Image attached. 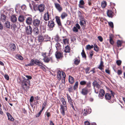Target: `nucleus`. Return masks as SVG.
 Instances as JSON below:
<instances>
[{
    "label": "nucleus",
    "instance_id": "obj_58",
    "mask_svg": "<svg viewBox=\"0 0 125 125\" xmlns=\"http://www.w3.org/2000/svg\"><path fill=\"white\" fill-rule=\"evenodd\" d=\"M26 77L27 78V79L28 80V82H29V81H28L29 80L31 79H32V77L31 76H28V75H25Z\"/></svg>",
    "mask_w": 125,
    "mask_h": 125
},
{
    "label": "nucleus",
    "instance_id": "obj_14",
    "mask_svg": "<svg viewBox=\"0 0 125 125\" xmlns=\"http://www.w3.org/2000/svg\"><path fill=\"white\" fill-rule=\"evenodd\" d=\"M16 49L15 45L13 43H11L9 45L8 48L9 50L10 51H13L15 50Z\"/></svg>",
    "mask_w": 125,
    "mask_h": 125
},
{
    "label": "nucleus",
    "instance_id": "obj_29",
    "mask_svg": "<svg viewBox=\"0 0 125 125\" xmlns=\"http://www.w3.org/2000/svg\"><path fill=\"white\" fill-rule=\"evenodd\" d=\"M33 32L36 35H38L39 33V29L38 27H36L33 30Z\"/></svg>",
    "mask_w": 125,
    "mask_h": 125
},
{
    "label": "nucleus",
    "instance_id": "obj_26",
    "mask_svg": "<svg viewBox=\"0 0 125 125\" xmlns=\"http://www.w3.org/2000/svg\"><path fill=\"white\" fill-rule=\"evenodd\" d=\"M7 115L8 117V120H9L13 121L14 120V118L8 112L7 113Z\"/></svg>",
    "mask_w": 125,
    "mask_h": 125
},
{
    "label": "nucleus",
    "instance_id": "obj_38",
    "mask_svg": "<svg viewBox=\"0 0 125 125\" xmlns=\"http://www.w3.org/2000/svg\"><path fill=\"white\" fill-rule=\"evenodd\" d=\"M122 43L121 41L120 40L117 41L116 42L117 47H121L122 45Z\"/></svg>",
    "mask_w": 125,
    "mask_h": 125
},
{
    "label": "nucleus",
    "instance_id": "obj_40",
    "mask_svg": "<svg viewBox=\"0 0 125 125\" xmlns=\"http://www.w3.org/2000/svg\"><path fill=\"white\" fill-rule=\"evenodd\" d=\"M78 82L77 81L73 86V89L74 90H75L78 88Z\"/></svg>",
    "mask_w": 125,
    "mask_h": 125
},
{
    "label": "nucleus",
    "instance_id": "obj_27",
    "mask_svg": "<svg viewBox=\"0 0 125 125\" xmlns=\"http://www.w3.org/2000/svg\"><path fill=\"white\" fill-rule=\"evenodd\" d=\"M25 20L24 17L22 15H20L18 17V21L20 22H23Z\"/></svg>",
    "mask_w": 125,
    "mask_h": 125
},
{
    "label": "nucleus",
    "instance_id": "obj_33",
    "mask_svg": "<svg viewBox=\"0 0 125 125\" xmlns=\"http://www.w3.org/2000/svg\"><path fill=\"white\" fill-rule=\"evenodd\" d=\"M34 63L37 65L40 66L43 64L42 63L40 62L39 60L37 59L35 60Z\"/></svg>",
    "mask_w": 125,
    "mask_h": 125
},
{
    "label": "nucleus",
    "instance_id": "obj_56",
    "mask_svg": "<svg viewBox=\"0 0 125 125\" xmlns=\"http://www.w3.org/2000/svg\"><path fill=\"white\" fill-rule=\"evenodd\" d=\"M122 71L121 70H118L117 71V73L118 75H120L122 74Z\"/></svg>",
    "mask_w": 125,
    "mask_h": 125
},
{
    "label": "nucleus",
    "instance_id": "obj_61",
    "mask_svg": "<svg viewBox=\"0 0 125 125\" xmlns=\"http://www.w3.org/2000/svg\"><path fill=\"white\" fill-rule=\"evenodd\" d=\"M94 54V52L93 51H91L90 52V56L91 58H92Z\"/></svg>",
    "mask_w": 125,
    "mask_h": 125
},
{
    "label": "nucleus",
    "instance_id": "obj_44",
    "mask_svg": "<svg viewBox=\"0 0 125 125\" xmlns=\"http://www.w3.org/2000/svg\"><path fill=\"white\" fill-rule=\"evenodd\" d=\"M94 50L96 52H98L99 51V48L97 46L96 44H94Z\"/></svg>",
    "mask_w": 125,
    "mask_h": 125
},
{
    "label": "nucleus",
    "instance_id": "obj_54",
    "mask_svg": "<svg viewBox=\"0 0 125 125\" xmlns=\"http://www.w3.org/2000/svg\"><path fill=\"white\" fill-rule=\"evenodd\" d=\"M121 63V61L120 60H117L116 61V64L118 66L120 65Z\"/></svg>",
    "mask_w": 125,
    "mask_h": 125
},
{
    "label": "nucleus",
    "instance_id": "obj_16",
    "mask_svg": "<svg viewBox=\"0 0 125 125\" xmlns=\"http://www.w3.org/2000/svg\"><path fill=\"white\" fill-rule=\"evenodd\" d=\"M104 66V62L102 60V58H101V59L100 64L98 68L101 71H103L104 70V69L103 68Z\"/></svg>",
    "mask_w": 125,
    "mask_h": 125
},
{
    "label": "nucleus",
    "instance_id": "obj_22",
    "mask_svg": "<svg viewBox=\"0 0 125 125\" xmlns=\"http://www.w3.org/2000/svg\"><path fill=\"white\" fill-rule=\"evenodd\" d=\"M32 16L28 17L26 20V23L28 25L31 24L32 22Z\"/></svg>",
    "mask_w": 125,
    "mask_h": 125
},
{
    "label": "nucleus",
    "instance_id": "obj_21",
    "mask_svg": "<svg viewBox=\"0 0 125 125\" xmlns=\"http://www.w3.org/2000/svg\"><path fill=\"white\" fill-rule=\"evenodd\" d=\"M10 20L12 22L15 23L17 21V18L15 15H12L10 17Z\"/></svg>",
    "mask_w": 125,
    "mask_h": 125
},
{
    "label": "nucleus",
    "instance_id": "obj_6",
    "mask_svg": "<svg viewBox=\"0 0 125 125\" xmlns=\"http://www.w3.org/2000/svg\"><path fill=\"white\" fill-rule=\"evenodd\" d=\"M25 30L26 34L27 35L31 34L32 32V29L30 26H28L26 27Z\"/></svg>",
    "mask_w": 125,
    "mask_h": 125
},
{
    "label": "nucleus",
    "instance_id": "obj_32",
    "mask_svg": "<svg viewBox=\"0 0 125 125\" xmlns=\"http://www.w3.org/2000/svg\"><path fill=\"white\" fill-rule=\"evenodd\" d=\"M65 49L64 50V52L66 53H69L70 52V47L67 45L65 47Z\"/></svg>",
    "mask_w": 125,
    "mask_h": 125
},
{
    "label": "nucleus",
    "instance_id": "obj_25",
    "mask_svg": "<svg viewBox=\"0 0 125 125\" xmlns=\"http://www.w3.org/2000/svg\"><path fill=\"white\" fill-rule=\"evenodd\" d=\"M114 35H113L111 34L109 35V41L110 43L113 45L114 43V41L113 40V38H114Z\"/></svg>",
    "mask_w": 125,
    "mask_h": 125
},
{
    "label": "nucleus",
    "instance_id": "obj_50",
    "mask_svg": "<svg viewBox=\"0 0 125 125\" xmlns=\"http://www.w3.org/2000/svg\"><path fill=\"white\" fill-rule=\"evenodd\" d=\"M55 40L57 41H60L61 40L60 39L59 36L58 35H56L55 38Z\"/></svg>",
    "mask_w": 125,
    "mask_h": 125
},
{
    "label": "nucleus",
    "instance_id": "obj_49",
    "mask_svg": "<svg viewBox=\"0 0 125 125\" xmlns=\"http://www.w3.org/2000/svg\"><path fill=\"white\" fill-rule=\"evenodd\" d=\"M78 29L75 26H74L73 28V31L75 32H77L78 31Z\"/></svg>",
    "mask_w": 125,
    "mask_h": 125
},
{
    "label": "nucleus",
    "instance_id": "obj_35",
    "mask_svg": "<svg viewBox=\"0 0 125 125\" xmlns=\"http://www.w3.org/2000/svg\"><path fill=\"white\" fill-rule=\"evenodd\" d=\"M55 47H56L57 50H60L61 49V45L58 42H57L55 45Z\"/></svg>",
    "mask_w": 125,
    "mask_h": 125
},
{
    "label": "nucleus",
    "instance_id": "obj_53",
    "mask_svg": "<svg viewBox=\"0 0 125 125\" xmlns=\"http://www.w3.org/2000/svg\"><path fill=\"white\" fill-rule=\"evenodd\" d=\"M90 69V67H87L85 69V72L86 73H90V72H89V71Z\"/></svg>",
    "mask_w": 125,
    "mask_h": 125
},
{
    "label": "nucleus",
    "instance_id": "obj_42",
    "mask_svg": "<svg viewBox=\"0 0 125 125\" xmlns=\"http://www.w3.org/2000/svg\"><path fill=\"white\" fill-rule=\"evenodd\" d=\"M44 38L43 36H38V40L39 42H42Z\"/></svg>",
    "mask_w": 125,
    "mask_h": 125
},
{
    "label": "nucleus",
    "instance_id": "obj_39",
    "mask_svg": "<svg viewBox=\"0 0 125 125\" xmlns=\"http://www.w3.org/2000/svg\"><path fill=\"white\" fill-rule=\"evenodd\" d=\"M78 82L77 81L73 86V89L74 90H75L78 88Z\"/></svg>",
    "mask_w": 125,
    "mask_h": 125
},
{
    "label": "nucleus",
    "instance_id": "obj_19",
    "mask_svg": "<svg viewBox=\"0 0 125 125\" xmlns=\"http://www.w3.org/2000/svg\"><path fill=\"white\" fill-rule=\"evenodd\" d=\"M11 29L13 32H16L17 31V26L16 25L14 24H12L10 26Z\"/></svg>",
    "mask_w": 125,
    "mask_h": 125
},
{
    "label": "nucleus",
    "instance_id": "obj_15",
    "mask_svg": "<svg viewBox=\"0 0 125 125\" xmlns=\"http://www.w3.org/2000/svg\"><path fill=\"white\" fill-rule=\"evenodd\" d=\"M55 18L56 22L58 25L59 26L61 27L62 26V24L60 17L57 16H55Z\"/></svg>",
    "mask_w": 125,
    "mask_h": 125
},
{
    "label": "nucleus",
    "instance_id": "obj_17",
    "mask_svg": "<svg viewBox=\"0 0 125 125\" xmlns=\"http://www.w3.org/2000/svg\"><path fill=\"white\" fill-rule=\"evenodd\" d=\"M106 13L107 16L109 17L112 18L113 16L114 13L111 10H108Z\"/></svg>",
    "mask_w": 125,
    "mask_h": 125
},
{
    "label": "nucleus",
    "instance_id": "obj_8",
    "mask_svg": "<svg viewBox=\"0 0 125 125\" xmlns=\"http://www.w3.org/2000/svg\"><path fill=\"white\" fill-rule=\"evenodd\" d=\"M56 57L57 59H62L63 58V53L58 51H57L55 53Z\"/></svg>",
    "mask_w": 125,
    "mask_h": 125
},
{
    "label": "nucleus",
    "instance_id": "obj_41",
    "mask_svg": "<svg viewBox=\"0 0 125 125\" xmlns=\"http://www.w3.org/2000/svg\"><path fill=\"white\" fill-rule=\"evenodd\" d=\"M81 54L83 58H86V55L84 50H82V52L81 53Z\"/></svg>",
    "mask_w": 125,
    "mask_h": 125
},
{
    "label": "nucleus",
    "instance_id": "obj_60",
    "mask_svg": "<svg viewBox=\"0 0 125 125\" xmlns=\"http://www.w3.org/2000/svg\"><path fill=\"white\" fill-rule=\"evenodd\" d=\"M105 72L106 73L109 74H110V71L109 70L108 68V69H106L105 70Z\"/></svg>",
    "mask_w": 125,
    "mask_h": 125
},
{
    "label": "nucleus",
    "instance_id": "obj_63",
    "mask_svg": "<svg viewBox=\"0 0 125 125\" xmlns=\"http://www.w3.org/2000/svg\"><path fill=\"white\" fill-rule=\"evenodd\" d=\"M34 100V97L33 96L31 97L30 100V101L31 102H32Z\"/></svg>",
    "mask_w": 125,
    "mask_h": 125
},
{
    "label": "nucleus",
    "instance_id": "obj_59",
    "mask_svg": "<svg viewBox=\"0 0 125 125\" xmlns=\"http://www.w3.org/2000/svg\"><path fill=\"white\" fill-rule=\"evenodd\" d=\"M75 27H76L78 29H80V27L79 24L77 23L75 25Z\"/></svg>",
    "mask_w": 125,
    "mask_h": 125
},
{
    "label": "nucleus",
    "instance_id": "obj_46",
    "mask_svg": "<svg viewBox=\"0 0 125 125\" xmlns=\"http://www.w3.org/2000/svg\"><path fill=\"white\" fill-rule=\"evenodd\" d=\"M108 24L109 26L111 27V28H114V24L113 22H108Z\"/></svg>",
    "mask_w": 125,
    "mask_h": 125
},
{
    "label": "nucleus",
    "instance_id": "obj_10",
    "mask_svg": "<svg viewBox=\"0 0 125 125\" xmlns=\"http://www.w3.org/2000/svg\"><path fill=\"white\" fill-rule=\"evenodd\" d=\"M54 22L53 20L48 21V26L49 28L51 29L53 28L55 26Z\"/></svg>",
    "mask_w": 125,
    "mask_h": 125
},
{
    "label": "nucleus",
    "instance_id": "obj_52",
    "mask_svg": "<svg viewBox=\"0 0 125 125\" xmlns=\"http://www.w3.org/2000/svg\"><path fill=\"white\" fill-rule=\"evenodd\" d=\"M69 40L67 39H65L63 40V42L64 44L66 43H68L69 42Z\"/></svg>",
    "mask_w": 125,
    "mask_h": 125
},
{
    "label": "nucleus",
    "instance_id": "obj_30",
    "mask_svg": "<svg viewBox=\"0 0 125 125\" xmlns=\"http://www.w3.org/2000/svg\"><path fill=\"white\" fill-rule=\"evenodd\" d=\"M68 16V15L67 13L65 12H63L61 15V17L62 19H63Z\"/></svg>",
    "mask_w": 125,
    "mask_h": 125
},
{
    "label": "nucleus",
    "instance_id": "obj_36",
    "mask_svg": "<svg viewBox=\"0 0 125 125\" xmlns=\"http://www.w3.org/2000/svg\"><path fill=\"white\" fill-rule=\"evenodd\" d=\"M80 62V59H78L77 58H76L75 59L73 63L74 64L77 65Z\"/></svg>",
    "mask_w": 125,
    "mask_h": 125
},
{
    "label": "nucleus",
    "instance_id": "obj_28",
    "mask_svg": "<svg viewBox=\"0 0 125 125\" xmlns=\"http://www.w3.org/2000/svg\"><path fill=\"white\" fill-rule=\"evenodd\" d=\"M85 3L84 1L83 0H80L79 2V6L80 8H83L84 7L83 5Z\"/></svg>",
    "mask_w": 125,
    "mask_h": 125
},
{
    "label": "nucleus",
    "instance_id": "obj_43",
    "mask_svg": "<svg viewBox=\"0 0 125 125\" xmlns=\"http://www.w3.org/2000/svg\"><path fill=\"white\" fill-rule=\"evenodd\" d=\"M68 91L70 93L73 92V90L72 86H70L68 88Z\"/></svg>",
    "mask_w": 125,
    "mask_h": 125
},
{
    "label": "nucleus",
    "instance_id": "obj_7",
    "mask_svg": "<svg viewBox=\"0 0 125 125\" xmlns=\"http://www.w3.org/2000/svg\"><path fill=\"white\" fill-rule=\"evenodd\" d=\"M41 21L38 19H34L33 21V25L35 27H39L41 23Z\"/></svg>",
    "mask_w": 125,
    "mask_h": 125
},
{
    "label": "nucleus",
    "instance_id": "obj_5",
    "mask_svg": "<svg viewBox=\"0 0 125 125\" xmlns=\"http://www.w3.org/2000/svg\"><path fill=\"white\" fill-rule=\"evenodd\" d=\"M92 112L91 109L90 108L88 107V108L84 109L82 112L83 116H86L88 114H90Z\"/></svg>",
    "mask_w": 125,
    "mask_h": 125
},
{
    "label": "nucleus",
    "instance_id": "obj_4",
    "mask_svg": "<svg viewBox=\"0 0 125 125\" xmlns=\"http://www.w3.org/2000/svg\"><path fill=\"white\" fill-rule=\"evenodd\" d=\"M51 16V13L48 11L45 13L43 17L44 20L46 21H49Z\"/></svg>",
    "mask_w": 125,
    "mask_h": 125
},
{
    "label": "nucleus",
    "instance_id": "obj_20",
    "mask_svg": "<svg viewBox=\"0 0 125 125\" xmlns=\"http://www.w3.org/2000/svg\"><path fill=\"white\" fill-rule=\"evenodd\" d=\"M105 94V91L103 89H101L99 90V92L98 95V97H102L104 96Z\"/></svg>",
    "mask_w": 125,
    "mask_h": 125
},
{
    "label": "nucleus",
    "instance_id": "obj_9",
    "mask_svg": "<svg viewBox=\"0 0 125 125\" xmlns=\"http://www.w3.org/2000/svg\"><path fill=\"white\" fill-rule=\"evenodd\" d=\"M67 97L69 104L71 106L72 108L74 109V107L73 105V100L71 98L70 96L68 94H67Z\"/></svg>",
    "mask_w": 125,
    "mask_h": 125
},
{
    "label": "nucleus",
    "instance_id": "obj_24",
    "mask_svg": "<svg viewBox=\"0 0 125 125\" xmlns=\"http://www.w3.org/2000/svg\"><path fill=\"white\" fill-rule=\"evenodd\" d=\"M112 97H113L109 93H106L105 95V98L106 100H109L111 99Z\"/></svg>",
    "mask_w": 125,
    "mask_h": 125
},
{
    "label": "nucleus",
    "instance_id": "obj_48",
    "mask_svg": "<svg viewBox=\"0 0 125 125\" xmlns=\"http://www.w3.org/2000/svg\"><path fill=\"white\" fill-rule=\"evenodd\" d=\"M93 47V45L91 46L90 45H88L86 46V48L88 50L92 49Z\"/></svg>",
    "mask_w": 125,
    "mask_h": 125
},
{
    "label": "nucleus",
    "instance_id": "obj_13",
    "mask_svg": "<svg viewBox=\"0 0 125 125\" xmlns=\"http://www.w3.org/2000/svg\"><path fill=\"white\" fill-rule=\"evenodd\" d=\"M88 92V89L87 87L83 88L81 92V93L83 95H87Z\"/></svg>",
    "mask_w": 125,
    "mask_h": 125
},
{
    "label": "nucleus",
    "instance_id": "obj_11",
    "mask_svg": "<svg viewBox=\"0 0 125 125\" xmlns=\"http://www.w3.org/2000/svg\"><path fill=\"white\" fill-rule=\"evenodd\" d=\"M54 4L55 8L59 12L61 11L62 10V8L59 4L55 3Z\"/></svg>",
    "mask_w": 125,
    "mask_h": 125
},
{
    "label": "nucleus",
    "instance_id": "obj_37",
    "mask_svg": "<svg viewBox=\"0 0 125 125\" xmlns=\"http://www.w3.org/2000/svg\"><path fill=\"white\" fill-rule=\"evenodd\" d=\"M107 5V2L105 1H103L101 3V6L102 7L104 8Z\"/></svg>",
    "mask_w": 125,
    "mask_h": 125
},
{
    "label": "nucleus",
    "instance_id": "obj_45",
    "mask_svg": "<svg viewBox=\"0 0 125 125\" xmlns=\"http://www.w3.org/2000/svg\"><path fill=\"white\" fill-rule=\"evenodd\" d=\"M91 82L90 81H89L88 83H86V86L85 87H87V88H90L91 87Z\"/></svg>",
    "mask_w": 125,
    "mask_h": 125
},
{
    "label": "nucleus",
    "instance_id": "obj_18",
    "mask_svg": "<svg viewBox=\"0 0 125 125\" xmlns=\"http://www.w3.org/2000/svg\"><path fill=\"white\" fill-rule=\"evenodd\" d=\"M79 23L82 27L84 26L85 27L86 25L85 19L83 18L80 20Z\"/></svg>",
    "mask_w": 125,
    "mask_h": 125
},
{
    "label": "nucleus",
    "instance_id": "obj_12",
    "mask_svg": "<svg viewBox=\"0 0 125 125\" xmlns=\"http://www.w3.org/2000/svg\"><path fill=\"white\" fill-rule=\"evenodd\" d=\"M45 8V5L44 4H41L39 5L38 7V10L40 12L44 11Z\"/></svg>",
    "mask_w": 125,
    "mask_h": 125
},
{
    "label": "nucleus",
    "instance_id": "obj_64",
    "mask_svg": "<svg viewBox=\"0 0 125 125\" xmlns=\"http://www.w3.org/2000/svg\"><path fill=\"white\" fill-rule=\"evenodd\" d=\"M85 125H90V123L88 121H86L84 122Z\"/></svg>",
    "mask_w": 125,
    "mask_h": 125
},
{
    "label": "nucleus",
    "instance_id": "obj_51",
    "mask_svg": "<svg viewBox=\"0 0 125 125\" xmlns=\"http://www.w3.org/2000/svg\"><path fill=\"white\" fill-rule=\"evenodd\" d=\"M35 60L33 59H32L30 63V64H31V66H33Z\"/></svg>",
    "mask_w": 125,
    "mask_h": 125
},
{
    "label": "nucleus",
    "instance_id": "obj_2",
    "mask_svg": "<svg viewBox=\"0 0 125 125\" xmlns=\"http://www.w3.org/2000/svg\"><path fill=\"white\" fill-rule=\"evenodd\" d=\"M30 82H28V80L25 78H23V80L22 81L21 86L22 89L25 91L28 90L29 88Z\"/></svg>",
    "mask_w": 125,
    "mask_h": 125
},
{
    "label": "nucleus",
    "instance_id": "obj_62",
    "mask_svg": "<svg viewBox=\"0 0 125 125\" xmlns=\"http://www.w3.org/2000/svg\"><path fill=\"white\" fill-rule=\"evenodd\" d=\"M18 59H19L22 60L23 59V57L21 55H19L17 56Z\"/></svg>",
    "mask_w": 125,
    "mask_h": 125
},
{
    "label": "nucleus",
    "instance_id": "obj_23",
    "mask_svg": "<svg viewBox=\"0 0 125 125\" xmlns=\"http://www.w3.org/2000/svg\"><path fill=\"white\" fill-rule=\"evenodd\" d=\"M0 20L3 22L6 21V17L5 15L4 14H1L0 17Z\"/></svg>",
    "mask_w": 125,
    "mask_h": 125
},
{
    "label": "nucleus",
    "instance_id": "obj_55",
    "mask_svg": "<svg viewBox=\"0 0 125 125\" xmlns=\"http://www.w3.org/2000/svg\"><path fill=\"white\" fill-rule=\"evenodd\" d=\"M45 115L48 117H50L51 115V114L50 113L47 112V111L45 113Z\"/></svg>",
    "mask_w": 125,
    "mask_h": 125
},
{
    "label": "nucleus",
    "instance_id": "obj_1",
    "mask_svg": "<svg viewBox=\"0 0 125 125\" xmlns=\"http://www.w3.org/2000/svg\"><path fill=\"white\" fill-rule=\"evenodd\" d=\"M60 100L62 103V104H61L60 105V110L62 116H64L65 115V111L67 110L66 102L65 99L63 97L60 98Z\"/></svg>",
    "mask_w": 125,
    "mask_h": 125
},
{
    "label": "nucleus",
    "instance_id": "obj_3",
    "mask_svg": "<svg viewBox=\"0 0 125 125\" xmlns=\"http://www.w3.org/2000/svg\"><path fill=\"white\" fill-rule=\"evenodd\" d=\"M50 52V51H49L48 53L47 52H42V55L43 57V60L44 62L46 63H48L49 62L51 61L52 62H53V60L52 57H51L49 58L48 57L49 56Z\"/></svg>",
    "mask_w": 125,
    "mask_h": 125
},
{
    "label": "nucleus",
    "instance_id": "obj_47",
    "mask_svg": "<svg viewBox=\"0 0 125 125\" xmlns=\"http://www.w3.org/2000/svg\"><path fill=\"white\" fill-rule=\"evenodd\" d=\"M86 84V82L84 81H83L80 82V84L81 85H85Z\"/></svg>",
    "mask_w": 125,
    "mask_h": 125
},
{
    "label": "nucleus",
    "instance_id": "obj_57",
    "mask_svg": "<svg viewBox=\"0 0 125 125\" xmlns=\"http://www.w3.org/2000/svg\"><path fill=\"white\" fill-rule=\"evenodd\" d=\"M98 38L99 40L101 42H102L103 41V38L101 36H99L98 37Z\"/></svg>",
    "mask_w": 125,
    "mask_h": 125
},
{
    "label": "nucleus",
    "instance_id": "obj_34",
    "mask_svg": "<svg viewBox=\"0 0 125 125\" xmlns=\"http://www.w3.org/2000/svg\"><path fill=\"white\" fill-rule=\"evenodd\" d=\"M69 81L70 83H73L74 82V79L71 76H69Z\"/></svg>",
    "mask_w": 125,
    "mask_h": 125
},
{
    "label": "nucleus",
    "instance_id": "obj_31",
    "mask_svg": "<svg viewBox=\"0 0 125 125\" xmlns=\"http://www.w3.org/2000/svg\"><path fill=\"white\" fill-rule=\"evenodd\" d=\"M5 26L7 28L10 29V22L8 21H6L5 23Z\"/></svg>",
    "mask_w": 125,
    "mask_h": 125
}]
</instances>
